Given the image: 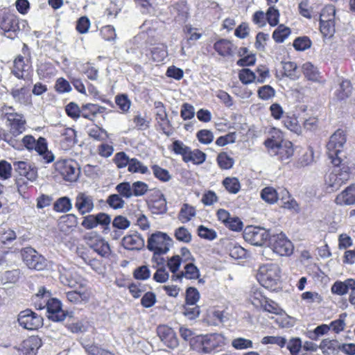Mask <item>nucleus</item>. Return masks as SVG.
Returning <instances> with one entry per match:
<instances>
[{"label":"nucleus","instance_id":"f257e3e1","mask_svg":"<svg viewBox=\"0 0 355 355\" xmlns=\"http://www.w3.org/2000/svg\"><path fill=\"white\" fill-rule=\"evenodd\" d=\"M172 243V239L166 233L157 231L149 235L146 248L153 253L152 261L156 263L157 266L164 264L165 259L162 255L169 251Z\"/></svg>","mask_w":355,"mask_h":355},{"label":"nucleus","instance_id":"f03ea898","mask_svg":"<svg viewBox=\"0 0 355 355\" xmlns=\"http://www.w3.org/2000/svg\"><path fill=\"white\" fill-rule=\"evenodd\" d=\"M256 277L259 284L270 291H275L280 288L281 269L277 263L261 265Z\"/></svg>","mask_w":355,"mask_h":355},{"label":"nucleus","instance_id":"7ed1b4c3","mask_svg":"<svg viewBox=\"0 0 355 355\" xmlns=\"http://www.w3.org/2000/svg\"><path fill=\"white\" fill-rule=\"evenodd\" d=\"M80 173V167L76 161L61 159L57 161L52 168L48 170L46 175L56 178L60 174L64 180L74 182L78 179Z\"/></svg>","mask_w":355,"mask_h":355},{"label":"nucleus","instance_id":"20e7f679","mask_svg":"<svg viewBox=\"0 0 355 355\" xmlns=\"http://www.w3.org/2000/svg\"><path fill=\"white\" fill-rule=\"evenodd\" d=\"M334 165V168L325 178V184L328 192L338 190L350 179L352 173L351 167L346 164L345 159L340 164Z\"/></svg>","mask_w":355,"mask_h":355},{"label":"nucleus","instance_id":"39448f33","mask_svg":"<svg viewBox=\"0 0 355 355\" xmlns=\"http://www.w3.org/2000/svg\"><path fill=\"white\" fill-rule=\"evenodd\" d=\"M49 266L51 268V272L50 275H46V277L51 276L52 278H54L59 276L60 282L63 285L76 289L83 288L85 286L86 280L78 273L76 268H62L60 271L57 265L49 263Z\"/></svg>","mask_w":355,"mask_h":355},{"label":"nucleus","instance_id":"423d86ee","mask_svg":"<svg viewBox=\"0 0 355 355\" xmlns=\"http://www.w3.org/2000/svg\"><path fill=\"white\" fill-rule=\"evenodd\" d=\"M346 136L343 130H337L330 137L327 144V155L333 164H339L344 161L345 153L343 151Z\"/></svg>","mask_w":355,"mask_h":355},{"label":"nucleus","instance_id":"0eeeda50","mask_svg":"<svg viewBox=\"0 0 355 355\" xmlns=\"http://www.w3.org/2000/svg\"><path fill=\"white\" fill-rule=\"evenodd\" d=\"M264 144L271 156H277L281 161L288 159L293 155V144L288 141H279L274 137L265 141Z\"/></svg>","mask_w":355,"mask_h":355},{"label":"nucleus","instance_id":"6e6552de","mask_svg":"<svg viewBox=\"0 0 355 355\" xmlns=\"http://www.w3.org/2000/svg\"><path fill=\"white\" fill-rule=\"evenodd\" d=\"M21 51L23 55H18L14 60L12 73L19 79H26L31 69L30 52L26 44H24Z\"/></svg>","mask_w":355,"mask_h":355},{"label":"nucleus","instance_id":"1a4fd4ad","mask_svg":"<svg viewBox=\"0 0 355 355\" xmlns=\"http://www.w3.org/2000/svg\"><path fill=\"white\" fill-rule=\"evenodd\" d=\"M83 239L86 244L96 253L103 257H107L111 250L108 243L96 232L86 233Z\"/></svg>","mask_w":355,"mask_h":355},{"label":"nucleus","instance_id":"9d476101","mask_svg":"<svg viewBox=\"0 0 355 355\" xmlns=\"http://www.w3.org/2000/svg\"><path fill=\"white\" fill-rule=\"evenodd\" d=\"M269 243L272 251L280 256H289L293 253V245L282 232L270 236Z\"/></svg>","mask_w":355,"mask_h":355},{"label":"nucleus","instance_id":"9b49d317","mask_svg":"<svg viewBox=\"0 0 355 355\" xmlns=\"http://www.w3.org/2000/svg\"><path fill=\"white\" fill-rule=\"evenodd\" d=\"M15 170L18 173L19 178L17 180L18 191L20 192L23 184H26L27 181L33 182L37 177V172L35 167L31 166L26 162H15Z\"/></svg>","mask_w":355,"mask_h":355},{"label":"nucleus","instance_id":"f8f14e48","mask_svg":"<svg viewBox=\"0 0 355 355\" xmlns=\"http://www.w3.org/2000/svg\"><path fill=\"white\" fill-rule=\"evenodd\" d=\"M198 342L202 350L205 353H209L213 350L223 347L227 343L226 338L222 334H210L198 338Z\"/></svg>","mask_w":355,"mask_h":355},{"label":"nucleus","instance_id":"ddd939ff","mask_svg":"<svg viewBox=\"0 0 355 355\" xmlns=\"http://www.w3.org/2000/svg\"><path fill=\"white\" fill-rule=\"evenodd\" d=\"M269 232L264 228L248 226L243 232L244 239L254 245L261 246L270 239Z\"/></svg>","mask_w":355,"mask_h":355},{"label":"nucleus","instance_id":"4468645a","mask_svg":"<svg viewBox=\"0 0 355 355\" xmlns=\"http://www.w3.org/2000/svg\"><path fill=\"white\" fill-rule=\"evenodd\" d=\"M43 318L30 309L22 311L18 315V322L21 327L28 330H35L43 325Z\"/></svg>","mask_w":355,"mask_h":355},{"label":"nucleus","instance_id":"2eb2a0df","mask_svg":"<svg viewBox=\"0 0 355 355\" xmlns=\"http://www.w3.org/2000/svg\"><path fill=\"white\" fill-rule=\"evenodd\" d=\"M21 257L30 269L42 270L44 268V258L32 248H25L21 250Z\"/></svg>","mask_w":355,"mask_h":355},{"label":"nucleus","instance_id":"dca6fc26","mask_svg":"<svg viewBox=\"0 0 355 355\" xmlns=\"http://www.w3.org/2000/svg\"><path fill=\"white\" fill-rule=\"evenodd\" d=\"M75 208L80 215H85L93 211L94 200L87 192H79L75 198Z\"/></svg>","mask_w":355,"mask_h":355},{"label":"nucleus","instance_id":"f3484780","mask_svg":"<svg viewBox=\"0 0 355 355\" xmlns=\"http://www.w3.org/2000/svg\"><path fill=\"white\" fill-rule=\"evenodd\" d=\"M48 318L53 322H61L66 318V313L62 309V303L57 298H50L46 302Z\"/></svg>","mask_w":355,"mask_h":355},{"label":"nucleus","instance_id":"a211bd4d","mask_svg":"<svg viewBox=\"0 0 355 355\" xmlns=\"http://www.w3.org/2000/svg\"><path fill=\"white\" fill-rule=\"evenodd\" d=\"M157 335L163 343L169 348L174 349L178 345V340L174 331L166 325L157 327Z\"/></svg>","mask_w":355,"mask_h":355},{"label":"nucleus","instance_id":"6ab92c4d","mask_svg":"<svg viewBox=\"0 0 355 355\" xmlns=\"http://www.w3.org/2000/svg\"><path fill=\"white\" fill-rule=\"evenodd\" d=\"M0 26L6 36L10 38L15 37L16 32L19 30V21L13 15L3 17Z\"/></svg>","mask_w":355,"mask_h":355},{"label":"nucleus","instance_id":"aec40b11","mask_svg":"<svg viewBox=\"0 0 355 355\" xmlns=\"http://www.w3.org/2000/svg\"><path fill=\"white\" fill-rule=\"evenodd\" d=\"M349 291H355V279L349 278L345 281H336L331 286V291L338 295H345Z\"/></svg>","mask_w":355,"mask_h":355},{"label":"nucleus","instance_id":"412c9836","mask_svg":"<svg viewBox=\"0 0 355 355\" xmlns=\"http://www.w3.org/2000/svg\"><path fill=\"white\" fill-rule=\"evenodd\" d=\"M78 224V217L73 214L62 216L58 220L59 230L65 234L73 231Z\"/></svg>","mask_w":355,"mask_h":355},{"label":"nucleus","instance_id":"4be33fe9","mask_svg":"<svg viewBox=\"0 0 355 355\" xmlns=\"http://www.w3.org/2000/svg\"><path fill=\"white\" fill-rule=\"evenodd\" d=\"M123 246L130 250H138L144 246V239L139 234L126 235L122 240Z\"/></svg>","mask_w":355,"mask_h":355},{"label":"nucleus","instance_id":"5701e85b","mask_svg":"<svg viewBox=\"0 0 355 355\" xmlns=\"http://www.w3.org/2000/svg\"><path fill=\"white\" fill-rule=\"evenodd\" d=\"M200 277V272L198 268L193 263H189L185 265L184 270L177 275H172L173 281H181L183 277L187 279H196Z\"/></svg>","mask_w":355,"mask_h":355},{"label":"nucleus","instance_id":"b1692460","mask_svg":"<svg viewBox=\"0 0 355 355\" xmlns=\"http://www.w3.org/2000/svg\"><path fill=\"white\" fill-rule=\"evenodd\" d=\"M25 147L28 150H35L39 155H44V139L40 137L37 141L31 136H25L22 139Z\"/></svg>","mask_w":355,"mask_h":355},{"label":"nucleus","instance_id":"393cba45","mask_svg":"<svg viewBox=\"0 0 355 355\" xmlns=\"http://www.w3.org/2000/svg\"><path fill=\"white\" fill-rule=\"evenodd\" d=\"M105 108L97 104L87 103L81 107L80 116L94 121L96 115L99 113H103Z\"/></svg>","mask_w":355,"mask_h":355},{"label":"nucleus","instance_id":"a878e982","mask_svg":"<svg viewBox=\"0 0 355 355\" xmlns=\"http://www.w3.org/2000/svg\"><path fill=\"white\" fill-rule=\"evenodd\" d=\"M337 205H353L355 203V184L346 188L337 196L335 200Z\"/></svg>","mask_w":355,"mask_h":355},{"label":"nucleus","instance_id":"bb28decb","mask_svg":"<svg viewBox=\"0 0 355 355\" xmlns=\"http://www.w3.org/2000/svg\"><path fill=\"white\" fill-rule=\"evenodd\" d=\"M155 107L156 109V120L162 130L166 133V130L170 126V121L165 107L162 102L156 101L155 102Z\"/></svg>","mask_w":355,"mask_h":355},{"label":"nucleus","instance_id":"cd10ccee","mask_svg":"<svg viewBox=\"0 0 355 355\" xmlns=\"http://www.w3.org/2000/svg\"><path fill=\"white\" fill-rule=\"evenodd\" d=\"M41 346V340L36 337H31L23 341L20 349L23 355H35Z\"/></svg>","mask_w":355,"mask_h":355},{"label":"nucleus","instance_id":"c85d7f7f","mask_svg":"<svg viewBox=\"0 0 355 355\" xmlns=\"http://www.w3.org/2000/svg\"><path fill=\"white\" fill-rule=\"evenodd\" d=\"M7 121L9 123L10 132L14 136L21 134L26 129V121L20 114L17 113V116L11 117Z\"/></svg>","mask_w":355,"mask_h":355},{"label":"nucleus","instance_id":"c756f323","mask_svg":"<svg viewBox=\"0 0 355 355\" xmlns=\"http://www.w3.org/2000/svg\"><path fill=\"white\" fill-rule=\"evenodd\" d=\"M352 85L349 80H342L336 90L335 91V96L339 101H343L348 98L352 93Z\"/></svg>","mask_w":355,"mask_h":355},{"label":"nucleus","instance_id":"7c9ffc66","mask_svg":"<svg viewBox=\"0 0 355 355\" xmlns=\"http://www.w3.org/2000/svg\"><path fill=\"white\" fill-rule=\"evenodd\" d=\"M214 49L220 55L226 57L232 55L234 45L230 40L221 39L214 43Z\"/></svg>","mask_w":355,"mask_h":355},{"label":"nucleus","instance_id":"2f4dec72","mask_svg":"<svg viewBox=\"0 0 355 355\" xmlns=\"http://www.w3.org/2000/svg\"><path fill=\"white\" fill-rule=\"evenodd\" d=\"M196 214V208L192 205L184 203L180 208L178 218L182 223H187L189 222Z\"/></svg>","mask_w":355,"mask_h":355},{"label":"nucleus","instance_id":"473e14b6","mask_svg":"<svg viewBox=\"0 0 355 355\" xmlns=\"http://www.w3.org/2000/svg\"><path fill=\"white\" fill-rule=\"evenodd\" d=\"M11 95L17 103L20 104H28L30 103L31 95L29 94V89L26 87H22L20 89H12Z\"/></svg>","mask_w":355,"mask_h":355},{"label":"nucleus","instance_id":"72a5a7b5","mask_svg":"<svg viewBox=\"0 0 355 355\" xmlns=\"http://www.w3.org/2000/svg\"><path fill=\"white\" fill-rule=\"evenodd\" d=\"M228 320L227 315L223 311H211L207 315L208 322L214 326H218Z\"/></svg>","mask_w":355,"mask_h":355},{"label":"nucleus","instance_id":"f704fd0d","mask_svg":"<svg viewBox=\"0 0 355 355\" xmlns=\"http://www.w3.org/2000/svg\"><path fill=\"white\" fill-rule=\"evenodd\" d=\"M128 171L131 173H139L142 175L150 173L148 166L135 157L131 158Z\"/></svg>","mask_w":355,"mask_h":355},{"label":"nucleus","instance_id":"c9c22d12","mask_svg":"<svg viewBox=\"0 0 355 355\" xmlns=\"http://www.w3.org/2000/svg\"><path fill=\"white\" fill-rule=\"evenodd\" d=\"M260 196L263 201L270 205L276 203L279 199L277 191L272 187L263 188L261 191Z\"/></svg>","mask_w":355,"mask_h":355},{"label":"nucleus","instance_id":"e433bc0d","mask_svg":"<svg viewBox=\"0 0 355 355\" xmlns=\"http://www.w3.org/2000/svg\"><path fill=\"white\" fill-rule=\"evenodd\" d=\"M151 57L154 62H162L168 55L167 47L164 44H158L151 50Z\"/></svg>","mask_w":355,"mask_h":355},{"label":"nucleus","instance_id":"4c0bfd02","mask_svg":"<svg viewBox=\"0 0 355 355\" xmlns=\"http://www.w3.org/2000/svg\"><path fill=\"white\" fill-rule=\"evenodd\" d=\"M72 209V202L67 196L58 198L53 204V209L57 212L67 213Z\"/></svg>","mask_w":355,"mask_h":355},{"label":"nucleus","instance_id":"58836bf2","mask_svg":"<svg viewBox=\"0 0 355 355\" xmlns=\"http://www.w3.org/2000/svg\"><path fill=\"white\" fill-rule=\"evenodd\" d=\"M302 69L304 76L311 81L317 82L319 80L320 74L315 67H314L311 62L304 63Z\"/></svg>","mask_w":355,"mask_h":355},{"label":"nucleus","instance_id":"ea45409f","mask_svg":"<svg viewBox=\"0 0 355 355\" xmlns=\"http://www.w3.org/2000/svg\"><path fill=\"white\" fill-rule=\"evenodd\" d=\"M223 185L232 194H236L241 190V184L238 178L227 177L223 180Z\"/></svg>","mask_w":355,"mask_h":355},{"label":"nucleus","instance_id":"a19ab883","mask_svg":"<svg viewBox=\"0 0 355 355\" xmlns=\"http://www.w3.org/2000/svg\"><path fill=\"white\" fill-rule=\"evenodd\" d=\"M137 7L144 14H151L157 5L156 0H135Z\"/></svg>","mask_w":355,"mask_h":355},{"label":"nucleus","instance_id":"79ce46f5","mask_svg":"<svg viewBox=\"0 0 355 355\" xmlns=\"http://www.w3.org/2000/svg\"><path fill=\"white\" fill-rule=\"evenodd\" d=\"M206 159V154L198 149L189 151L185 159V162H191L194 164H201Z\"/></svg>","mask_w":355,"mask_h":355},{"label":"nucleus","instance_id":"37998d69","mask_svg":"<svg viewBox=\"0 0 355 355\" xmlns=\"http://www.w3.org/2000/svg\"><path fill=\"white\" fill-rule=\"evenodd\" d=\"M248 300L256 308L261 307L266 298L261 291L257 288H252L249 294Z\"/></svg>","mask_w":355,"mask_h":355},{"label":"nucleus","instance_id":"c03bdc74","mask_svg":"<svg viewBox=\"0 0 355 355\" xmlns=\"http://www.w3.org/2000/svg\"><path fill=\"white\" fill-rule=\"evenodd\" d=\"M83 289V288H80ZM68 300L73 303H78L86 301L89 298L88 293L85 290H74L67 293Z\"/></svg>","mask_w":355,"mask_h":355},{"label":"nucleus","instance_id":"a18cd8bd","mask_svg":"<svg viewBox=\"0 0 355 355\" xmlns=\"http://www.w3.org/2000/svg\"><path fill=\"white\" fill-rule=\"evenodd\" d=\"M290 33V28L281 24L274 31L272 38L276 42L282 43L288 37Z\"/></svg>","mask_w":355,"mask_h":355},{"label":"nucleus","instance_id":"49530a36","mask_svg":"<svg viewBox=\"0 0 355 355\" xmlns=\"http://www.w3.org/2000/svg\"><path fill=\"white\" fill-rule=\"evenodd\" d=\"M175 238L180 242L189 243L191 241L192 235L185 227H179L174 232Z\"/></svg>","mask_w":355,"mask_h":355},{"label":"nucleus","instance_id":"de8ad7c7","mask_svg":"<svg viewBox=\"0 0 355 355\" xmlns=\"http://www.w3.org/2000/svg\"><path fill=\"white\" fill-rule=\"evenodd\" d=\"M279 11L275 6H270L266 12V20L271 26H275L279 24Z\"/></svg>","mask_w":355,"mask_h":355},{"label":"nucleus","instance_id":"09e8293b","mask_svg":"<svg viewBox=\"0 0 355 355\" xmlns=\"http://www.w3.org/2000/svg\"><path fill=\"white\" fill-rule=\"evenodd\" d=\"M283 123L284 126L290 130L291 132H293L297 135L300 134L302 132V128L300 125L298 123V121L296 117L293 116H286L283 120Z\"/></svg>","mask_w":355,"mask_h":355},{"label":"nucleus","instance_id":"8fccbe9b","mask_svg":"<svg viewBox=\"0 0 355 355\" xmlns=\"http://www.w3.org/2000/svg\"><path fill=\"white\" fill-rule=\"evenodd\" d=\"M115 189L122 198L129 199L133 197L132 184L129 182H123L118 184Z\"/></svg>","mask_w":355,"mask_h":355},{"label":"nucleus","instance_id":"3c124183","mask_svg":"<svg viewBox=\"0 0 355 355\" xmlns=\"http://www.w3.org/2000/svg\"><path fill=\"white\" fill-rule=\"evenodd\" d=\"M217 162L220 168L227 170L233 166L234 161L226 153H220L217 157Z\"/></svg>","mask_w":355,"mask_h":355},{"label":"nucleus","instance_id":"603ef678","mask_svg":"<svg viewBox=\"0 0 355 355\" xmlns=\"http://www.w3.org/2000/svg\"><path fill=\"white\" fill-rule=\"evenodd\" d=\"M132 196L139 197L145 195L149 190L148 185L142 181L132 183Z\"/></svg>","mask_w":355,"mask_h":355},{"label":"nucleus","instance_id":"864d4df0","mask_svg":"<svg viewBox=\"0 0 355 355\" xmlns=\"http://www.w3.org/2000/svg\"><path fill=\"white\" fill-rule=\"evenodd\" d=\"M88 135L90 137L98 141H104L108 138L107 131L97 125L90 128L88 130Z\"/></svg>","mask_w":355,"mask_h":355},{"label":"nucleus","instance_id":"5fc2aeb1","mask_svg":"<svg viewBox=\"0 0 355 355\" xmlns=\"http://www.w3.org/2000/svg\"><path fill=\"white\" fill-rule=\"evenodd\" d=\"M339 344L335 340L324 339L320 344V349L324 354H330L336 348L338 349Z\"/></svg>","mask_w":355,"mask_h":355},{"label":"nucleus","instance_id":"6e6d98bb","mask_svg":"<svg viewBox=\"0 0 355 355\" xmlns=\"http://www.w3.org/2000/svg\"><path fill=\"white\" fill-rule=\"evenodd\" d=\"M284 73L286 76L291 79H296L298 78V73L297 71V64L294 62H285L283 63Z\"/></svg>","mask_w":355,"mask_h":355},{"label":"nucleus","instance_id":"4d7b16f0","mask_svg":"<svg viewBox=\"0 0 355 355\" xmlns=\"http://www.w3.org/2000/svg\"><path fill=\"white\" fill-rule=\"evenodd\" d=\"M261 307L264 311L275 315H282L284 313L283 309L272 300H268L266 299Z\"/></svg>","mask_w":355,"mask_h":355},{"label":"nucleus","instance_id":"13d9d810","mask_svg":"<svg viewBox=\"0 0 355 355\" xmlns=\"http://www.w3.org/2000/svg\"><path fill=\"white\" fill-rule=\"evenodd\" d=\"M184 315L189 320H195L200 315V308L196 304H187L184 306Z\"/></svg>","mask_w":355,"mask_h":355},{"label":"nucleus","instance_id":"bf43d9fd","mask_svg":"<svg viewBox=\"0 0 355 355\" xmlns=\"http://www.w3.org/2000/svg\"><path fill=\"white\" fill-rule=\"evenodd\" d=\"M131 158L125 153L119 152L115 154L113 161L119 168L128 167Z\"/></svg>","mask_w":355,"mask_h":355},{"label":"nucleus","instance_id":"052dcab7","mask_svg":"<svg viewBox=\"0 0 355 355\" xmlns=\"http://www.w3.org/2000/svg\"><path fill=\"white\" fill-rule=\"evenodd\" d=\"M232 346L237 350H243L253 347V343L251 340L244 338H236L232 340Z\"/></svg>","mask_w":355,"mask_h":355},{"label":"nucleus","instance_id":"680f3d73","mask_svg":"<svg viewBox=\"0 0 355 355\" xmlns=\"http://www.w3.org/2000/svg\"><path fill=\"white\" fill-rule=\"evenodd\" d=\"M152 171L155 177L162 182H168L171 178L169 172L158 165L152 166Z\"/></svg>","mask_w":355,"mask_h":355},{"label":"nucleus","instance_id":"e2e57ef3","mask_svg":"<svg viewBox=\"0 0 355 355\" xmlns=\"http://www.w3.org/2000/svg\"><path fill=\"white\" fill-rule=\"evenodd\" d=\"M320 31L324 36H331L335 31L334 20L327 19V21L320 20Z\"/></svg>","mask_w":355,"mask_h":355},{"label":"nucleus","instance_id":"0e129e2a","mask_svg":"<svg viewBox=\"0 0 355 355\" xmlns=\"http://www.w3.org/2000/svg\"><path fill=\"white\" fill-rule=\"evenodd\" d=\"M107 203L114 209H121L125 205V201L119 193L109 196L107 199Z\"/></svg>","mask_w":355,"mask_h":355},{"label":"nucleus","instance_id":"69168bd1","mask_svg":"<svg viewBox=\"0 0 355 355\" xmlns=\"http://www.w3.org/2000/svg\"><path fill=\"white\" fill-rule=\"evenodd\" d=\"M239 78L243 84L248 85L256 80V75L249 69H243L239 73Z\"/></svg>","mask_w":355,"mask_h":355},{"label":"nucleus","instance_id":"338daca9","mask_svg":"<svg viewBox=\"0 0 355 355\" xmlns=\"http://www.w3.org/2000/svg\"><path fill=\"white\" fill-rule=\"evenodd\" d=\"M90 327L89 323L87 321H78L77 322H74L70 324L68 326V329L72 332L75 334L78 333H84L88 331L89 327Z\"/></svg>","mask_w":355,"mask_h":355},{"label":"nucleus","instance_id":"774afa93","mask_svg":"<svg viewBox=\"0 0 355 355\" xmlns=\"http://www.w3.org/2000/svg\"><path fill=\"white\" fill-rule=\"evenodd\" d=\"M287 349L292 355H298L302 347V341L298 338H293L288 343L286 342Z\"/></svg>","mask_w":355,"mask_h":355}]
</instances>
